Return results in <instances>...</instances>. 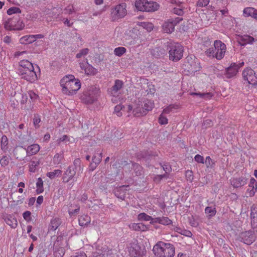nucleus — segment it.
I'll list each match as a JSON object with an SVG mask.
<instances>
[{
    "instance_id": "nucleus-1",
    "label": "nucleus",
    "mask_w": 257,
    "mask_h": 257,
    "mask_svg": "<svg viewBox=\"0 0 257 257\" xmlns=\"http://www.w3.org/2000/svg\"><path fill=\"white\" fill-rule=\"evenodd\" d=\"M60 83L62 87L63 93L68 95H72L76 93L81 87L80 81L78 79H76L72 75L64 76L60 80Z\"/></svg>"
},
{
    "instance_id": "nucleus-2",
    "label": "nucleus",
    "mask_w": 257,
    "mask_h": 257,
    "mask_svg": "<svg viewBox=\"0 0 257 257\" xmlns=\"http://www.w3.org/2000/svg\"><path fill=\"white\" fill-rule=\"evenodd\" d=\"M153 251L156 257H173L175 247L170 243L158 242L153 247Z\"/></svg>"
},
{
    "instance_id": "nucleus-3",
    "label": "nucleus",
    "mask_w": 257,
    "mask_h": 257,
    "mask_svg": "<svg viewBox=\"0 0 257 257\" xmlns=\"http://www.w3.org/2000/svg\"><path fill=\"white\" fill-rule=\"evenodd\" d=\"M226 51V45L220 40H215L214 47L208 49L205 53L207 57L215 58L220 60L224 57Z\"/></svg>"
},
{
    "instance_id": "nucleus-4",
    "label": "nucleus",
    "mask_w": 257,
    "mask_h": 257,
    "mask_svg": "<svg viewBox=\"0 0 257 257\" xmlns=\"http://www.w3.org/2000/svg\"><path fill=\"white\" fill-rule=\"evenodd\" d=\"M167 49L169 52V58L173 62L179 61L183 57L184 49L182 45L178 43H167Z\"/></svg>"
},
{
    "instance_id": "nucleus-5",
    "label": "nucleus",
    "mask_w": 257,
    "mask_h": 257,
    "mask_svg": "<svg viewBox=\"0 0 257 257\" xmlns=\"http://www.w3.org/2000/svg\"><path fill=\"white\" fill-rule=\"evenodd\" d=\"M127 247L129 255L132 257H143L146 253L145 247L140 245L135 239L132 240Z\"/></svg>"
},
{
    "instance_id": "nucleus-6",
    "label": "nucleus",
    "mask_w": 257,
    "mask_h": 257,
    "mask_svg": "<svg viewBox=\"0 0 257 257\" xmlns=\"http://www.w3.org/2000/svg\"><path fill=\"white\" fill-rule=\"evenodd\" d=\"M126 8V4L122 3L112 8L110 15L112 21L123 18L127 14Z\"/></svg>"
},
{
    "instance_id": "nucleus-7",
    "label": "nucleus",
    "mask_w": 257,
    "mask_h": 257,
    "mask_svg": "<svg viewBox=\"0 0 257 257\" xmlns=\"http://www.w3.org/2000/svg\"><path fill=\"white\" fill-rule=\"evenodd\" d=\"M99 93V89L91 87L81 96L82 100L85 103L91 104L97 100Z\"/></svg>"
},
{
    "instance_id": "nucleus-8",
    "label": "nucleus",
    "mask_w": 257,
    "mask_h": 257,
    "mask_svg": "<svg viewBox=\"0 0 257 257\" xmlns=\"http://www.w3.org/2000/svg\"><path fill=\"white\" fill-rule=\"evenodd\" d=\"M239 241L247 245H250L255 241L256 235L253 230H248L241 232L238 237Z\"/></svg>"
},
{
    "instance_id": "nucleus-9",
    "label": "nucleus",
    "mask_w": 257,
    "mask_h": 257,
    "mask_svg": "<svg viewBox=\"0 0 257 257\" xmlns=\"http://www.w3.org/2000/svg\"><path fill=\"white\" fill-rule=\"evenodd\" d=\"M242 76L244 80L248 84L252 85H257V74L251 68H246L242 72Z\"/></svg>"
},
{
    "instance_id": "nucleus-10",
    "label": "nucleus",
    "mask_w": 257,
    "mask_h": 257,
    "mask_svg": "<svg viewBox=\"0 0 257 257\" xmlns=\"http://www.w3.org/2000/svg\"><path fill=\"white\" fill-rule=\"evenodd\" d=\"M244 65V62L233 63L225 69L224 76L227 78H231L235 76L240 67Z\"/></svg>"
},
{
    "instance_id": "nucleus-11",
    "label": "nucleus",
    "mask_w": 257,
    "mask_h": 257,
    "mask_svg": "<svg viewBox=\"0 0 257 257\" xmlns=\"http://www.w3.org/2000/svg\"><path fill=\"white\" fill-rule=\"evenodd\" d=\"M19 73V75L21 76L22 79L26 80L27 81L33 83L37 80L38 77L36 72L34 71V68L33 69H30L25 71H22Z\"/></svg>"
},
{
    "instance_id": "nucleus-12",
    "label": "nucleus",
    "mask_w": 257,
    "mask_h": 257,
    "mask_svg": "<svg viewBox=\"0 0 257 257\" xmlns=\"http://www.w3.org/2000/svg\"><path fill=\"white\" fill-rule=\"evenodd\" d=\"M123 86V82L122 81L119 79L115 80L112 87L108 89V94L113 96H117L118 91L122 88Z\"/></svg>"
},
{
    "instance_id": "nucleus-13",
    "label": "nucleus",
    "mask_w": 257,
    "mask_h": 257,
    "mask_svg": "<svg viewBox=\"0 0 257 257\" xmlns=\"http://www.w3.org/2000/svg\"><path fill=\"white\" fill-rule=\"evenodd\" d=\"M43 38H44V35L42 34L29 35L22 37L20 39V42L22 44H31L35 42L37 39Z\"/></svg>"
},
{
    "instance_id": "nucleus-14",
    "label": "nucleus",
    "mask_w": 257,
    "mask_h": 257,
    "mask_svg": "<svg viewBox=\"0 0 257 257\" xmlns=\"http://www.w3.org/2000/svg\"><path fill=\"white\" fill-rule=\"evenodd\" d=\"M102 153L98 152L93 156L92 161L89 166V171H94L100 164L102 160Z\"/></svg>"
},
{
    "instance_id": "nucleus-15",
    "label": "nucleus",
    "mask_w": 257,
    "mask_h": 257,
    "mask_svg": "<svg viewBox=\"0 0 257 257\" xmlns=\"http://www.w3.org/2000/svg\"><path fill=\"white\" fill-rule=\"evenodd\" d=\"M64 238L63 236H59L57 237L56 240L54 243V248L56 249L58 248V251H55L56 256L62 257L64 254L63 247H61V245H63L62 242Z\"/></svg>"
},
{
    "instance_id": "nucleus-16",
    "label": "nucleus",
    "mask_w": 257,
    "mask_h": 257,
    "mask_svg": "<svg viewBox=\"0 0 257 257\" xmlns=\"http://www.w3.org/2000/svg\"><path fill=\"white\" fill-rule=\"evenodd\" d=\"M76 174V171L73 168L68 167L63 174L62 177L63 182L65 183H68L73 180Z\"/></svg>"
},
{
    "instance_id": "nucleus-17",
    "label": "nucleus",
    "mask_w": 257,
    "mask_h": 257,
    "mask_svg": "<svg viewBox=\"0 0 257 257\" xmlns=\"http://www.w3.org/2000/svg\"><path fill=\"white\" fill-rule=\"evenodd\" d=\"M138 32V31L137 30H132V31H130L129 34L126 36L125 39V43L130 45L136 44L138 37V36L137 34V32Z\"/></svg>"
},
{
    "instance_id": "nucleus-18",
    "label": "nucleus",
    "mask_w": 257,
    "mask_h": 257,
    "mask_svg": "<svg viewBox=\"0 0 257 257\" xmlns=\"http://www.w3.org/2000/svg\"><path fill=\"white\" fill-rule=\"evenodd\" d=\"M19 19V16H16L8 19L4 23L5 28L8 30H15L16 24Z\"/></svg>"
},
{
    "instance_id": "nucleus-19",
    "label": "nucleus",
    "mask_w": 257,
    "mask_h": 257,
    "mask_svg": "<svg viewBox=\"0 0 257 257\" xmlns=\"http://www.w3.org/2000/svg\"><path fill=\"white\" fill-rule=\"evenodd\" d=\"M33 64L27 60H22L19 63V67L18 69V73H21V71H25L30 69H33Z\"/></svg>"
},
{
    "instance_id": "nucleus-20",
    "label": "nucleus",
    "mask_w": 257,
    "mask_h": 257,
    "mask_svg": "<svg viewBox=\"0 0 257 257\" xmlns=\"http://www.w3.org/2000/svg\"><path fill=\"white\" fill-rule=\"evenodd\" d=\"M251 225L253 228L257 227V204H253L251 208Z\"/></svg>"
},
{
    "instance_id": "nucleus-21",
    "label": "nucleus",
    "mask_w": 257,
    "mask_h": 257,
    "mask_svg": "<svg viewBox=\"0 0 257 257\" xmlns=\"http://www.w3.org/2000/svg\"><path fill=\"white\" fill-rule=\"evenodd\" d=\"M230 182L233 187L238 188L246 184V179L243 177L233 178L230 180Z\"/></svg>"
},
{
    "instance_id": "nucleus-22",
    "label": "nucleus",
    "mask_w": 257,
    "mask_h": 257,
    "mask_svg": "<svg viewBox=\"0 0 257 257\" xmlns=\"http://www.w3.org/2000/svg\"><path fill=\"white\" fill-rule=\"evenodd\" d=\"M154 107V103L150 100L146 99L143 101L142 105V111L140 113L143 115H146L149 111H150Z\"/></svg>"
},
{
    "instance_id": "nucleus-23",
    "label": "nucleus",
    "mask_w": 257,
    "mask_h": 257,
    "mask_svg": "<svg viewBox=\"0 0 257 257\" xmlns=\"http://www.w3.org/2000/svg\"><path fill=\"white\" fill-rule=\"evenodd\" d=\"M3 218L6 223L10 225L12 228H15L17 226V220L13 216L10 214H7L4 216Z\"/></svg>"
},
{
    "instance_id": "nucleus-24",
    "label": "nucleus",
    "mask_w": 257,
    "mask_h": 257,
    "mask_svg": "<svg viewBox=\"0 0 257 257\" xmlns=\"http://www.w3.org/2000/svg\"><path fill=\"white\" fill-rule=\"evenodd\" d=\"M40 146L37 144H34L26 148L27 156H31L36 154L40 150Z\"/></svg>"
},
{
    "instance_id": "nucleus-25",
    "label": "nucleus",
    "mask_w": 257,
    "mask_h": 257,
    "mask_svg": "<svg viewBox=\"0 0 257 257\" xmlns=\"http://www.w3.org/2000/svg\"><path fill=\"white\" fill-rule=\"evenodd\" d=\"M243 15L245 17H251L257 21V10L251 7L245 8L243 10Z\"/></svg>"
},
{
    "instance_id": "nucleus-26",
    "label": "nucleus",
    "mask_w": 257,
    "mask_h": 257,
    "mask_svg": "<svg viewBox=\"0 0 257 257\" xmlns=\"http://www.w3.org/2000/svg\"><path fill=\"white\" fill-rule=\"evenodd\" d=\"M126 186H122L118 188H116L114 191L115 196L122 200H124L126 192Z\"/></svg>"
},
{
    "instance_id": "nucleus-27",
    "label": "nucleus",
    "mask_w": 257,
    "mask_h": 257,
    "mask_svg": "<svg viewBox=\"0 0 257 257\" xmlns=\"http://www.w3.org/2000/svg\"><path fill=\"white\" fill-rule=\"evenodd\" d=\"M247 191H249V196H254L257 191V181L254 178H251L250 179Z\"/></svg>"
},
{
    "instance_id": "nucleus-28",
    "label": "nucleus",
    "mask_w": 257,
    "mask_h": 257,
    "mask_svg": "<svg viewBox=\"0 0 257 257\" xmlns=\"http://www.w3.org/2000/svg\"><path fill=\"white\" fill-rule=\"evenodd\" d=\"M174 28L175 26L174 24L172 23L169 19L165 22L162 25V29L164 32L168 34L173 32L174 31Z\"/></svg>"
},
{
    "instance_id": "nucleus-29",
    "label": "nucleus",
    "mask_w": 257,
    "mask_h": 257,
    "mask_svg": "<svg viewBox=\"0 0 257 257\" xmlns=\"http://www.w3.org/2000/svg\"><path fill=\"white\" fill-rule=\"evenodd\" d=\"M25 149L26 148L23 146H19L15 148L14 150V154L17 159H23L25 157V153H26Z\"/></svg>"
},
{
    "instance_id": "nucleus-30",
    "label": "nucleus",
    "mask_w": 257,
    "mask_h": 257,
    "mask_svg": "<svg viewBox=\"0 0 257 257\" xmlns=\"http://www.w3.org/2000/svg\"><path fill=\"white\" fill-rule=\"evenodd\" d=\"M61 219L58 217H55L51 219L49 226V230L55 231L56 230L61 223Z\"/></svg>"
},
{
    "instance_id": "nucleus-31",
    "label": "nucleus",
    "mask_w": 257,
    "mask_h": 257,
    "mask_svg": "<svg viewBox=\"0 0 257 257\" xmlns=\"http://www.w3.org/2000/svg\"><path fill=\"white\" fill-rule=\"evenodd\" d=\"M146 7L145 12H155L159 8V5L158 3L154 2H149L147 0Z\"/></svg>"
},
{
    "instance_id": "nucleus-32",
    "label": "nucleus",
    "mask_w": 257,
    "mask_h": 257,
    "mask_svg": "<svg viewBox=\"0 0 257 257\" xmlns=\"http://www.w3.org/2000/svg\"><path fill=\"white\" fill-rule=\"evenodd\" d=\"M157 156V154L153 153L151 151H142L138 153L137 157L139 159H144L146 160H150L153 156Z\"/></svg>"
},
{
    "instance_id": "nucleus-33",
    "label": "nucleus",
    "mask_w": 257,
    "mask_h": 257,
    "mask_svg": "<svg viewBox=\"0 0 257 257\" xmlns=\"http://www.w3.org/2000/svg\"><path fill=\"white\" fill-rule=\"evenodd\" d=\"M153 223H159L164 225L171 224L172 221L167 217H156L154 219Z\"/></svg>"
},
{
    "instance_id": "nucleus-34",
    "label": "nucleus",
    "mask_w": 257,
    "mask_h": 257,
    "mask_svg": "<svg viewBox=\"0 0 257 257\" xmlns=\"http://www.w3.org/2000/svg\"><path fill=\"white\" fill-rule=\"evenodd\" d=\"M79 224L81 226H85L90 223V217L87 215L81 216L79 218Z\"/></svg>"
},
{
    "instance_id": "nucleus-35",
    "label": "nucleus",
    "mask_w": 257,
    "mask_h": 257,
    "mask_svg": "<svg viewBox=\"0 0 257 257\" xmlns=\"http://www.w3.org/2000/svg\"><path fill=\"white\" fill-rule=\"evenodd\" d=\"M147 0H136L135 7L136 9L140 11L145 12Z\"/></svg>"
},
{
    "instance_id": "nucleus-36",
    "label": "nucleus",
    "mask_w": 257,
    "mask_h": 257,
    "mask_svg": "<svg viewBox=\"0 0 257 257\" xmlns=\"http://www.w3.org/2000/svg\"><path fill=\"white\" fill-rule=\"evenodd\" d=\"M152 54L156 57H160L166 54V50L161 47H156L153 50Z\"/></svg>"
},
{
    "instance_id": "nucleus-37",
    "label": "nucleus",
    "mask_w": 257,
    "mask_h": 257,
    "mask_svg": "<svg viewBox=\"0 0 257 257\" xmlns=\"http://www.w3.org/2000/svg\"><path fill=\"white\" fill-rule=\"evenodd\" d=\"M130 228L135 231H145L147 227L142 223H132L130 225Z\"/></svg>"
},
{
    "instance_id": "nucleus-38",
    "label": "nucleus",
    "mask_w": 257,
    "mask_h": 257,
    "mask_svg": "<svg viewBox=\"0 0 257 257\" xmlns=\"http://www.w3.org/2000/svg\"><path fill=\"white\" fill-rule=\"evenodd\" d=\"M40 164V160H38L36 158H33L31 161L29 166V171L31 172H35L36 167Z\"/></svg>"
},
{
    "instance_id": "nucleus-39",
    "label": "nucleus",
    "mask_w": 257,
    "mask_h": 257,
    "mask_svg": "<svg viewBox=\"0 0 257 257\" xmlns=\"http://www.w3.org/2000/svg\"><path fill=\"white\" fill-rule=\"evenodd\" d=\"M70 168H73L76 171H82L83 168L81 166V160L79 158H77L74 160L73 161V164L71 166H69Z\"/></svg>"
},
{
    "instance_id": "nucleus-40",
    "label": "nucleus",
    "mask_w": 257,
    "mask_h": 257,
    "mask_svg": "<svg viewBox=\"0 0 257 257\" xmlns=\"http://www.w3.org/2000/svg\"><path fill=\"white\" fill-rule=\"evenodd\" d=\"M173 229L175 231L188 237H190L192 235L190 231L182 229L179 227L174 226Z\"/></svg>"
},
{
    "instance_id": "nucleus-41",
    "label": "nucleus",
    "mask_w": 257,
    "mask_h": 257,
    "mask_svg": "<svg viewBox=\"0 0 257 257\" xmlns=\"http://www.w3.org/2000/svg\"><path fill=\"white\" fill-rule=\"evenodd\" d=\"M205 212L206 214H208V218H210L215 216L216 213V210L215 207L207 206L205 209Z\"/></svg>"
},
{
    "instance_id": "nucleus-42",
    "label": "nucleus",
    "mask_w": 257,
    "mask_h": 257,
    "mask_svg": "<svg viewBox=\"0 0 257 257\" xmlns=\"http://www.w3.org/2000/svg\"><path fill=\"white\" fill-rule=\"evenodd\" d=\"M132 166L137 176H141L143 174V168L139 164L137 163H133Z\"/></svg>"
},
{
    "instance_id": "nucleus-43",
    "label": "nucleus",
    "mask_w": 257,
    "mask_h": 257,
    "mask_svg": "<svg viewBox=\"0 0 257 257\" xmlns=\"http://www.w3.org/2000/svg\"><path fill=\"white\" fill-rule=\"evenodd\" d=\"M62 174V171L61 170H55L52 172L47 173V176L51 179H54L56 177L60 176Z\"/></svg>"
},
{
    "instance_id": "nucleus-44",
    "label": "nucleus",
    "mask_w": 257,
    "mask_h": 257,
    "mask_svg": "<svg viewBox=\"0 0 257 257\" xmlns=\"http://www.w3.org/2000/svg\"><path fill=\"white\" fill-rule=\"evenodd\" d=\"M36 192L37 194L42 193L44 191L43 181L41 178H39L36 183Z\"/></svg>"
},
{
    "instance_id": "nucleus-45",
    "label": "nucleus",
    "mask_w": 257,
    "mask_h": 257,
    "mask_svg": "<svg viewBox=\"0 0 257 257\" xmlns=\"http://www.w3.org/2000/svg\"><path fill=\"white\" fill-rule=\"evenodd\" d=\"M138 219L140 220H144V221H150L151 220L152 222L154 221V219L151 216L147 215L145 213H141L138 215Z\"/></svg>"
},
{
    "instance_id": "nucleus-46",
    "label": "nucleus",
    "mask_w": 257,
    "mask_h": 257,
    "mask_svg": "<svg viewBox=\"0 0 257 257\" xmlns=\"http://www.w3.org/2000/svg\"><path fill=\"white\" fill-rule=\"evenodd\" d=\"M8 144V138L6 136H3L1 139V149L3 151H6L7 150Z\"/></svg>"
},
{
    "instance_id": "nucleus-47",
    "label": "nucleus",
    "mask_w": 257,
    "mask_h": 257,
    "mask_svg": "<svg viewBox=\"0 0 257 257\" xmlns=\"http://www.w3.org/2000/svg\"><path fill=\"white\" fill-rule=\"evenodd\" d=\"M79 206L76 205L74 209L72 208V205L69 208L68 213L70 217L76 215L79 212Z\"/></svg>"
},
{
    "instance_id": "nucleus-48",
    "label": "nucleus",
    "mask_w": 257,
    "mask_h": 257,
    "mask_svg": "<svg viewBox=\"0 0 257 257\" xmlns=\"http://www.w3.org/2000/svg\"><path fill=\"white\" fill-rule=\"evenodd\" d=\"M87 66L85 70V73L87 75H94L96 73L97 70L92 65L90 64H86Z\"/></svg>"
},
{
    "instance_id": "nucleus-49",
    "label": "nucleus",
    "mask_w": 257,
    "mask_h": 257,
    "mask_svg": "<svg viewBox=\"0 0 257 257\" xmlns=\"http://www.w3.org/2000/svg\"><path fill=\"white\" fill-rule=\"evenodd\" d=\"M125 52H126V49L123 47H119L116 48L114 50V54L116 56H119V57L121 56Z\"/></svg>"
},
{
    "instance_id": "nucleus-50",
    "label": "nucleus",
    "mask_w": 257,
    "mask_h": 257,
    "mask_svg": "<svg viewBox=\"0 0 257 257\" xmlns=\"http://www.w3.org/2000/svg\"><path fill=\"white\" fill-rule=\"evenodd\" d=\"M63 158V153H57L54 157L53 162L55 164H59Z\"/></svg>"
},
{
    "instance_id": "nucleus-51",
    "label": "nucleus",
    "mask_w": 257,
    "mask_h": 257,
    "mask_svg": "<svg viewBox=\"0 0 257 257\" xmlns=\"http://www.w3.org/2000/svg\"><path fill=\"white\" fill-rule=\"evenodd\" d=\"M25 197L23 196H19L16 200H14L12 202V205L16 206L19 205H21L24 202Z\"/></svg>"
},
{
    "instance_id": "nucleus-52",
    "label": "nucleus",
    "mask_w": 257,
    "mask_h": 257,
    "mask_svg": "<svg viewBox=\"0 0 257 257\" xmlns=\"http://www.w3.org/2000/svg\"><path fill=\"white\" fill-rule=\"evenodd\" d=\"M125 108L124 106L121 104L116 105L114 107V112L118 116H121L122 114L121 110H123Z\"/></svg>"
},
{
    "instance_id": "nucleus-53",
    "label": "nucleus",
    "mask_w": 257,
    "mask_h": 257,
    "mask_svg": "<svg viewBox=\"0 0 257 257\" xmlns=\"http://www.w3.org/2000/svg\"><path fill=\"white\" fill-rule=\"evenodd\" d=\"M21 13V10L18 7H12L9 9L7 11V14L9 15H11L15 14H20Z\"/></svg>"
},
{
    "instance_id": "nucleus-54",
    "label": "nucleus",
    "mask_w": 257,
    "mask_h": 257,
    "mask_svg": "<svg viewBox=\"0 0 257 257\" xmlns=\"http://www.w3.org/2000/svg\"><path fill=\"white\" fill-rule=\"evenodd\" d=\"M205 163L207 168H212L215 164L214 162L211 159L209 156L206 157Z\"/></svg>"
},
{
    "instance_id": "nucleus-55",
    "label": "nucleus",
    "mask_w": 257,
    "mask_h": 257,
    "mask_svg": "<svg viewBox=\"0 0 257 257\" xmlns=\"http://www.w3.org/2000/svg\"><path fill=\"white\" fill-rule=\"evenodd\" d=\"M129 164L130 163H128L127 161L121 160L116 162L114 165H113V166H115L117 167L118 165V167H123Z\"/></svg>"
},
{
    "instance_id": "nucleus-56",
    "label": "nucleus",
    "mask_w": 257,
    "mask_h": 257,
    "mask_svg": "<svg viewBox=\"0 0 257 257\" xmlns=\"http://www.w3.org/2000/svg\"><path fill=\"white\" fill-rule=\"evenodd\" d=\"M191 95H197L199 96L201 98H210L212 96V95L210 93H191Z\"/></svg>"
},
{
    "instance_id": "nucleus-57",
    "label": "nucleus",
    "mask_w": 257,
    "mask_h": 257,
    "mask_svg": "<svg viewBox=\"0 0 257 257\" xmlns=\"http://www.w3.org/2000/svg\"><path fill=\"white\" fill-rule=\"evenodd\" d=\"M9 163V157L7 156H3V158L0 160V164L3 167H5L8 165Z\"/></svg>"
},
{
    "instance_id": "nucleus-58",
    "label": "nucleus",
    "mask_w": 257,
    "mask_h": 257,
    "mask_svg": "<svg viewBox=\"0 0 257 257\" xmlns=\"http://www.w3.org/2000/svg\"><path fill=\"white\" fill-rule=\"evenodd\" d=\"M89 50L87 48L81 49L79 53L76 54V58H80L82 56L86 55L88 53Z\"/></svg>"
},
{
    "instance_id": "nucleus-59",
    "label": "nucleus",
    "mask_w": 257,
    "mask_h": 257,
    "mask_svg": "<svg viewBox=\"0 0 257 257\" xmlns=\"http://www.w3.org/2000/svg\"><path fill=\"white\" fill-rule=\"evenodd\" d=\"M209 3V0H198L197 6L199 7H204L207 6Z\"/></svg>"
},
{
    "instance_id": "nucleus-60",
    "label": "nucleus",
    "mask_w": 257,
    "mask_h": 257,
    "mask_svg": "<svg viewBox=\"0 0 257 257\" xmlns=\"http://www.w3.org/2000/svg\"><path fill=\"white\" fill-rule=\"evenodd\" d=\"M177 108V105H170L169 106L163 109V112L164 113L168 114L173 109H176Z\"/></svg>"
},
{
    "instance_id": "nucleus-61",
    "label": "nucleus",
    "mask_w": 257,
    "mask_h": 257,
    "mask_svg": "<svg viewBox=\"0 0 257 257\" xmlns=\"http://www.w3.org/2000/svg\"><path fill=\"white\" fill-rule=\"evenodd\" d=\"M102 257H115V255L113 253L111 250L104 251L101 252Z\"/></svg>"
},
{
    "instance_id": "nucleus-62",
    "label": "nucleus",
    "mask_w": 257,
    "mask_h": 257,
    "mask_svg": "<svg viewBox=\"0 0 257 257\" xmlns=\"http://www.w3.org/2000/svg\"><path fill=\"white\" fill-rule=\"evenodd\" d=\"M33 121H34V124L35 125V126L36 127H39V123L41 121V118H40V116L38 114H35L34 115V117L33 118Z\"/></svg>"
},
{
    "instance_id": "nucleus-63",
    "label": "nucleus",
    "mask_w": 257,
    "mask_h": 257,
    "mask_svg": "<svg viewBox=\"0 0 257 257\" xmlns=\"http://www.w3.org/2000/svg\"><path fill=\"white\" fill-rule=\"evenodd\" d=\"M16 26H15V30H22L24 28L25 24H24V23H23V22L22 21H21L19 19V20L17 23Z\"/></svg>"
},
{
    "instance_id": "nucleus-64",
    "label": "nucleus",
    "mask_w": 257,
    "mask_h": 257,
    "mask_svg": "<svg viewBox=\"0 0 257 257\" xmlns=\"http://www.w3.org/2000/svg\"><path fill=\"white\" fill-rule=\"evenodd\" d=\"M143 27L146 29L148 31H151L154 28L153 24L151 23H144Z\"/></svg>"
}]
</instances>
